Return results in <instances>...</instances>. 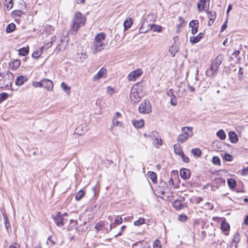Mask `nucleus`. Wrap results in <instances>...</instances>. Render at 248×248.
Here are the masks:
<instances>
[{
    "mask_svg": "<svg viewBox=\"0 0 248 248\" xmlns=\"http://www.w3.org/2000/svg\"><path fill=\"white\" fill-rule=\"evenodd\" d=\"M88 130L87 126L84 124H81L76 128L75 133L78 135H83Z\"/></svg>",
    "mask_w": 248,
    "mask_h": 248,
    "instance_id": "nucleus-11",
    "label": "nucleus"
},
{
    "mask_svg": "<svg viewBox=\"0 0 248 248\" xmlns=\"http://www.w3.org/2000/svg\"><path fill=\"white\" fill-rule=\"evenodd\" d=\"M16 29V25L14 23L9 24L6 27V31L7 33L13 32Z\"/></svg>",
    "mask_w": 248,
    "mask_h": 248,
    "instance_id": "nucleus-30",
    "label": "nucleus"
},
{
    "mask_svg": "<svg viewBox=\"0 0 248 248\" xmlns=\"http://www.w3.org/2000/svg\"><path fill=\"white\" fill-rule=\"evenodd\" d=\"M131 19L129 18L126 19L124 22V31L128 30L130 28L132 25Z\"/></svg>",
    "mask_w": 248,
    "mask_h": 248,
    "instance_id": "nucleus-22",
    "label": "nucleus"
},
{
    "mask_svg": "<svg viewBox=\"0 0 248 248\" xmlns=\"http://www.w3.org/2000/svg\"><path fill=\"white\" fill-rule=\"evenodd\" d=\"M239 53H240V51L239 50H236L233 52V55L235 57H237V56L239 55Z\"/></svg>",
    "mask_w": 248,
    "mask_h": 248,
    "instance_id": "nucleus-64",
    "label": "nucleus"
},
{
    "mask_svg": "<svg viewBox=\"0 0 248 248\" xmlns=\"http://www.w3.org/2000/svg\"><path fill=\"white\" fill-rule=\"evenodd\" d=\"M187 219V217L184 215H180L179 216V219L182 221H186Z\"/></svg>",
    "mask_w": 248,
    "mask_h": 248,
    "instance_id": "nucleus-53",
    "label": "nucleus"
},
{
    "mask_svg": "<svg viewBox=\"0 0 248 248\" xmlns=\"http://www.w3.org/2000/svg\"><path fill=\"white\" fill-rule=\"evenodd\" d=\"M132 124L133 125L137 128H140L144 125V121L142 119L139 120H132Z\"/></svg>",
    "mask_w": 248,
    "mask_h": 248,
    "instance_id": "nucleus-19",
    "label": "nucleus"
},
{
    "mask_svg": "<svg viewBox=\"0 0 248 248\" xmlns=\"http://www.w3.org/2000/svg\"><path fill=\"white\" fill-rule=\"evenodd\" d=\"M221 228L222 231H227L230 229V225L228 223L223 221L221 224Z\"/></svg>",
    "mask_w": 248,
    "mask_h": 248,
    "instance_id": "nucleus-34",
    "label": "nucleus"
},
{
    "mask_svg": "<svg viewBox=\"0 0 248 248\" xmlns=\"http://www.w3.org/2000/svg\"><path fill=\"white\" fill-rule=\"evenodd\" d=\"M84 191L82 190H79L76 195L75 199L77 201H80L84 196Z\"/></svg>",
    "mask_w": 248,
    "mask_h": 248,
    "instance_id": "nucleus-32",
    "label": "nucleus"
},
{
    "mask_svg": "<svg viewBox=\"0 0 248 248\" xmlns=\"http://www.w3.org/2000/svg\"><path fill=\"white\" fill-rule=\"evenodd\" d=\"M42 87L48 91H51L53 90V83L50 80L44 78L42 79Z\"/></svg>",
    "mask_w": 248,
    "mask_h": 248,
    "instance_id": "nucleus-8",
    "label": "nucleus"
},
{
    "mask_svg": "<svg viewBox=\"0 0 248 248\" xmlns=\"http://www.w3.org/2000/svg\"><path fill=\"white\" fill-rule=\"evenodd\" d=\"M61 87L68 94L70 93V88L67 86L64 82L61 83Z\"/></svg>",
    "mask_w": 248,
    "mask_h": 248,
    "instance_id": "nucleus-39",
    "label": "nucleus"
},
{
    "mask_svg": "<svg viewBox=\"0 0 248 248\" xmlns=\"http://www.w3.org/2000/svg\"><path fill=\"white\" fill-rule=\"evenodd\" d=\"M150 28L154 31L160 32L162 31V28L161 26L155 24L151 25Z\"/></svg>",
    "mask_w": 248,
    "mask_h": 248,
    "instance_id": "nucleus-37",
    "label": "nucleus"
},
{
    "mask_svg": "<svg viewBox=\"0 0 248 248\" xmlns=\"http://www.w3.org/2000/svg\"><path fill=\"white\" fill-rule=\"evenodd\" d=\"M172 206L177 210H180L183 208L181 202L178 200H176L173 202Z\"/></svg>",
    "mask_w": 248,
    "mask_h": 248,
    "instance_id": "nucleus-23",
    "label": "nucleus"
},
{
    "mask_svg": "<svg viewBox=\"0 0 248 248\" xmlns=\"http://www.w3.org/2000/svg\"><path fill=\"white\" fill-rule=\"evenodd\" d=\"M43 53V50L40 48L39 50H36L33 52L32 54V57L34 58H38Z\"/></svg>",
    "mask_w": 248,
    "mask_h": 248,
    "instance_id": "nucleus-38",
    "label": "nucleus"
},
{
    "mask_svg": "<svg viewBox=\"0 0 248 248\" xmlns=\"http://www.w3.org/2000/svg\"><path fill=\"white\" fill-rule=\"evenodd\" d=\"M183 159V161L185 162V163H188L189 162V158L186 156L184 153L182 154L181 155H180Z\"/></svg>",
    "mask_w": 248,
    "mask_h": 248,
    "instance_id": "nucleus-51",
    "label": "nucleus"
},
{
    "mask_svg": "<svg viewBox=\"0 0 248 248\" xmlns=\"http://www.w3.org/2000/svg\"><path fill=\"white\" fill-rule=\"evenodd\" d=\"M142 73L141 69H137L131 72L128 76V79L129 81H135Z\"/></svg>",
    "mask_w": 248,
    "mask_h": 248,
    "instance_id": "nucleus-6",
    "label": "nucleus"
},
{
    "mask_svg": "<svg viewBox=\"0 0 248 248\" xmlns=\"http://www.w3.org/2000/svg\"><path fill=\"white\" fill-rule=\"evenodd\" d=\"M4 5L8 9H10L13 7V0H5L4 1Z\"/></svg>",
    "mask_w": 248,
    "mask_h": 248,
    "instance_id": "nucleus-36",
    "label": "nucleus"
},
{
    "mask_svg": "<svg viewBox=\"0 0 248 248\" xmlns=\"http://www.w3.org/2000/svg\"><path fill=\"white\" fill-rule=\"evenodd\" d=\"M14 14L19 16H20L21 15L24 14V13L22 11L19 10L15 11Z\"/></svg>",
    "mask_w": 248,
    "mask_h": 248,
    "instance_id": "nucleus-60",
    "label": "nucleus"
},
{
    "mask_svg": "<svg viewBox=\"0 0 248 248\" xmlns=\"http://www.w3.org/2000/svg\"><path fill=\"white\" fill-rule=\"evenodd\" d=\"M180 175L182 179L186 180L189 178L191 175V172L189 170L183 168L180 170Z\"/></svg>",
    "mask_w": 248,
    "mask_h": 248,
    "instance_id": "nucleus-12",
    "label": "nucleus"
},
{
    "mask_svg": "<svg viewBox=\"0 0 248 248\" xmlns=\"http://www.w3.org/2000/svg\"><path fill=\"white\" fill-rule=\"evenodd\" d=\"M3 218L4 219V225L5 229L8 232H9V229L11 228L10 223L8 218L5 214H3Z\"/></svg>",
    "mask_w": 248,
    "mask_h": 248,
    "instance_id": "nucleus-25",
    "label": "nucleus"
},
{
    "mask_svg": "<svg viewBox=\"0 0 248 248\" xmlns=\"http://www.w3.org/2000/svg\"><path fill=\"white\" fill-rule=\"evenodd\" d=\"M21 63V62L19 60H14L11 64L10 66L12 67L13 69H16L19 67Z\"/></svg>",
    "mask_w": 248,
    "mask_h": 248,
    "instance_id": "nucleus-26",
    "label": "nucleus"
},
{
    "mask_svg": "<svg viewBox=\"0 0 248 248\" xmlns=\"http://www.w3.org/2000/svg\"><path fill=\"white\" fill-rule=\"evenodd\" d=\"M86 20V16L80 12H75L71 25V28L74 33H76L80 28L84 26Z\"/></svg>",
    "mask_w": 248,
    "mask_h": 248,
    "instance_id": "nucleus-1",
    "label": "nucleus"
},
{
    "mask_svg": "<svg viewBox=\"0 0 248 248\" xmlns=\"http://www.w3.org/2000/svg\"><path fill=\"white\" fill-rule=\"evenodd\" d=\"M192 154L197 157H199L201 155L202 152L200 149L198 148L193 149L191 150Z\"/></svg>",
    "mask_w": 248,
    "mask_h": 248,
    "instance_id": "nucleus-33",
    "label": "nucleus"
},
{
    "mask_svg": "<svg viewBox=\"0 0 248 248\" xmlns=\"http://www.w3.org/2000/svg\"><path fill=\"white\" fill-rule=\"evenodd\" d=\"M123 219L122 217H118L117 218L115 219L114 221L115 224H120L122 223Z\"/></svg>",
    "mask_w": 248,
    "mask_h": 248,
    "instance_id": "nucleus-54",
    "label": "nucleus"
},
{
    "mask_svg": "<svg viewBox=\"0 0 248 248\" xmlns=\"http://www.w3.org/2000/svg\"><path fill=\"white\" fill-rule=\"evenodd\" d=\"M112 126H120L121 127L122 126V123L116 120H112Z\"/></svg>",
    "mask_w": 248,
    "mask_h": 248,
    "instance_id": "nucleus-44",
    "label": "nucleus"
},
{
    "mask_svg": "<svg viewBox=\"0 0 248 248\" xmlns=\"http://www.w3.org/2000/svg\"><path fill=\"white\" fill-rule=\"evenodd\" d=\"M223 59V56L220 54L215 59L210 65V69L206 72V75L207 77L214 78L217 75L219 66L221 64Z\"/></svg>",
    "mask_w": 248,
    "mask_h": 248,
    "instance_id": "nucleus-2",
    "label": "nucleus"
},
{
    "mask_svg": "<svg viewBox=\"0 0 248 248\" xmlns=\"http://www.w3.org/2000/svg\"><path fill=\"white\" fill-rule=\"evenodd\" d=\"M176 46H172L169 48V52L173 54V56H174L175 53L177 52Z\"/></svg>",
    "mask_w": 248,
    "mask_h": 248,
    "instance_id": "nucleus-46",
    "label": "nucleus"
},
{
    "mask_svg": "<svg viewBox=\"0 0 248 248\" xmlns=\"http://www.w3.org/2000/svg\"><path fill=\"white\" fill-rule=\"evenodd\" d=\"M189 27L191 28V33L196 34L198 30L199 21L198 20H192L189 23Z\"/></svg>",
    "mask_w": 248,
    "mask_h": 248,
    "instance_id": "nucleus-9",
    "label": "nucleus"
},
{
    "mask_svg": "<svg viewBox=\"0 0 248 248\" xmlns=\"http://www.w3.org/2000/svg\"><path fill=\"white\" fill-rule=\"evenodd\" d=\"M149 177L151 179L152 181L154 183H155L157 181V175L153 171L148 172Z\"/></svg>",
    "mask_w": 248,
    "mask_h": 248,
    "instance_id": "nucleus-27",
    "label": "nucleus"
},
{
    "mask_svg": "<svg viewBox=\"0 0 248 248\" xmlns=\"http://www.w3.org/2000/svg\"><path fill=\"white\" fill-rule=\"evenodd\" d=\"M107 70L106 68H102L93 77V80L94 81H96L99 79H100L101 78H102L103 76L106 74Z\"/></svg>",
    "mask_w": 248,
    "mask_h": 248,
    "instance_id": "nucleus-13",
    "label": "nucleus"
},
{
    "mask_svg": "<svg viewBox=\"0 0 248 248\" xmlns=\"http://www.w3.org/2000/svg\"><path fill=\"white\" fill-rule=\"evenodd\" d=\"M203 34L202 33H199L196 36H191L190 37L189 41L190 42L194 44L200 41V40L203 37Z\"/></svg>",
    "mask_w": 248,
    "mask_h": 248,
    "instance_id": "nucleus-16",
    "label": "nucleus"
},
{
    "mask_svg": "<svg viewBox=\"0 0 248 248\" xmlns=\"http://www.w3.org/2000/svg\"><path fill=\"white\" fill-rule=\"evenodd\" d=\"M107 93L109 95H111L114 93V90L112 87L108 86L107 87Z\"/></svg>",
    "mask_w": 248,
    "mask_h": 248,
    "instance_id": "nucleus-45",
    "label": "nucleus"
},
{
    "mask_svg": "<svg viewBox=\"0 0 248 248\" xmlns=\"http://www.w3.org/2000/svg\"><path fill=\"white\" fill-rule=\"evenodd\" d=\"M212 162L214 164L217 165H220V161L219 157L217 156H214L212 158Z\"/></svg>",
    "mask_w": 248,
    "mask_h": 248,
    "instance_id": "nucleus-42",
    "label": "nucleus"
},
{
    "mask_svg": "<svg viewBox=\"0 0 248 248\" xmlns=\"http://www.w3.org/2000/svg\"><path fill=\"white\" fill-rule=\"evenodd\" d=\"M8 94L5 93H0V103L3 102L4 100L7 99Z\"/></svg>",
    "mask_w": 248,
    "mask_h": 248,
    "instance_id": "nucleus-40",
    "label": "nucleus"
},
{
    "mask_svg": "<svg viewBox=\"0 0 248 248\" xmlns=\"http://www.w3.org/2000/svg\"><path fill=\"white\" fill-rule=\"evenodd\" d=\"M143 87L142 85L137 84L132 88L130 93V99L134 103L139 102L143 95Z\"/></svg>",
    "mask_w": 248,
    "mask_h": 248,
    "instance_id": "nucleus-3",
    "label": "nucleus"
},
{
    "mask_svg": "<svg viewBox=\"0 0 248 248\" xmlns=\"http://www.w3.org/2000/svg\"><path fill=\"white\" fill-rule=\"evenodd\" d=\"M32 85L37 88V87H42V80H41L40 81L37 82L34 81L32 83Z\"/></svg>",
    "mask_w": 248,
    "mask_h": 248,
    "instance_id": "nucleus-50",
    "label": "nucleus"
},
{
    "mask_svg": "<svg viewBox=\"0 0 248 248\" xmlns=\"http://www.w3.org/2000/svg\"><path fill=\"white\" fill-rule=\"evenodd\" d=\"M227 183L229 187L231 189H233L236 186V181L232 178L228 179Z\"/></svg>",
    "mask_w": 248,
    "mask_h": 248,
    "instance_id": "nucleus-28",
    "label": "nucleus"
},
{
    "mask_svg": "<svg viewBox=\"0 0 248 248\" xmlns=\"http://www.w3.org/2000/svg\"><path fill=\"white\" fill-rule=\"evenodd\" d=\"M223 158L225 160L228 161H231L233 159L232 156L229 154H227V153L224 154V155L223 156Z\"/></svg>",
    "mask_w": 248,
    "mask_h": 248,
    "instance_id": "nucleus-41",
    "label": "nucleus"
},
{
    "mask_svg": "<svg viewBox=\"0 0 248 248\" xmlns=\"http://www.w3.org/2000/svg\"><path fill=\"white\" fill-rule=\"evenodd\" d=\"M207 2L206 0H199V2L197 3V8L199 12L204 10L206 12V10H205V5Z\"/></svg>",
    "mask_w": 248,
    "mask_h": 248,
    "instance_id": "nucleus-18",
    "label": "nucleus"
},
{
    "mask_svg": "<svg viewBox=\"0 0 248 248\" xmlns=\"http://www.w3.org/2000/svg\"><path fill=\"white\" fill-rule=\"evenodd\" d=\"M105 37L106 35L104 33H99L95 36L94 41H96L97 42H104Z\"/></svg>",
    "mask_w": 248,
    "mask_h": 248,
    "instance_id": "nucleus-20",
    "label": "nucleus"
},
{
    "mask_svg": "<svg viewBox=\"0 0 248 248\" xmlns=\"http://www.w3.org/2000/svg\"><path fill=\"white\" fill-rule=\"evenodd\" d=\"M140 113L143 114L149 113L152 111V107L148 100H144L142 102L139 107Z\"/></svg>",
    "mask_w": 248,
    "mask_h": 248,
    "instance_id": "nucleus-5",
    "label": "nucleus"
},
{
    "mask_svg": "<svg viewBox=\"0 0 248 248\" xmlns=\"http://www.w3.org/2000/svg\"><path fill=\"white\" fill-rule=\"evenodd\" d=\"M121 116V114L119 112H116L113 115L112 120H116L117 118Z\"/></svg>",
    "mask_w": 248,
    "mask_h": 248,
    "instance_id": "nucleus-56",
    "label": "nucleus"
},
{
    "mask_svg": "<svg viewBox=\"0 0 248 248\" xmlns=\"http://www.w3.org/2000/svg\"><path fill=\"white\" fill-rule=\"evenodd\" d=\"M229 137L231 142L233 143H236L238 140V138L236 133L233 131H230L229 133Z\"/></svg>",
    "mask_w": 248,
    "mask_h": 248,
    "instance_id": "nucleus-17",
    "label": "nucleus"
},
{
    "mask_svg": "<svg viewBox=\"0 0 248 248\" xmlns=\"http://www.w3.org/2000/svg\"><path fill=\"white\" fill-rule=\"evenodd\" d=\"M9 248H20V246L16 243H14L10 245Z\"/></svg>",
    "mask_w": 248,
    "mask_h": 248,
    "instance_id": "nucleus-57",
    "label": "nucleus"
},
{
    "mask_svg": "<svg viewBox=\"0 0 248 248\" xmlns=\"http://www.w3.org/2000/svg\"><path fill=\"white\" fill-rule=\"evenodd\" d=\"M55 224L58 227H62L64 225V218L60 212H58L53 217Z\"/></svg>",
    "mask_w": 248,
    "mask_h": 248,
    "instance_id": "nucleus-7",
    "label": "nucleus"
},
{
    "mask_svg": "<svg viewBox=\"0 0 248 248\" xmlns=\"http://www.w3.org/2000/svg\"><path fill=\"white\" fill-rule=\"evenodd\" d=\"M227 20H226L225 23L222 26V27H221V32L223 31H224L227 28Z\"/></svg>",
    "mask_w": 248,
    "mask_h": 248,
    "instance_id": "nucleus-61",
    "label": "nucleus"
},
{
    "mask_svg": "<svg viewBox=\"0 0 248 248\" xmlns=\"http://www.w3.org/2000/svg\"><path fill=\"white\" fill-rule=\"evenodd\" d=\"M239 234L238 232H237L235 234L233 238L232 239V242L234 243H237L239 241Z\"/></svg>",
    "mask_w": 248,
    "mask_h": 248,
    "instance_id": "nucleus-52",
    "label": "nucleus"
},
{
    "mask_svg": "<svg viewBox=\"0 0 248 248\" xmlns=\"http://www.w3.org/2000/svg\"><path fill=\"white\" fill-rule=\"evenodd\" d=\"M188 138L189 137L183 133H182L178 136L177 140L181 143H183L186 141Z\"/></svg>",
    "mask_w": 248,
    "mask_h": 248,
    "instance_id": "nucleus-31",
    "label": "nucleus"
},
{
    "mask_svg": "<svg viewBox=\"0 0 248 248\" xmlns=\"http://www.w3.org/2000/svg\"><path fill=\"white\" fill-rule=\"evenodd\" d=\"M182 133L187 136L191 137L193 135L192 127H184L182 128Z\"/></svg>",
    "mask_w": 248,
    "mask_h": 248,
    "instance_id": "nucleus-15",
    "label": "nucleus"
},
{
    "mask_svg": "<svg viewBox=\"0 0 248 248\" xmlns=\"http://www.w3.org/2000/svg\"><path fill=\"white\" fill-rule=\"evenodd\" d=\"M103 222H100L97 223L94 226V228L98 231L101 230L103 227Z\"/></svg>",
    "mask_w": 248,
    "mask_h": 248,
    "instance_id": "nucleus-47",
    "label": "nucleus"
},
{
    "mask_svg": "<svg viewBox=\"0 0 248 248\" xmlns=\"http://www.w3.org/2000/svg\"><path fill=\"white\" fill-rule=\"evenodd\" d=\"M156 143H155V145H157V147H158L159 145H161L162 144V140L161 139L155 138Z\"/></svg>",
    "mask_w": 248,
    "mask_h": 248,
    "instance_id": "nucleus-55",
    "label": "nucleus"
},
{
    "mask_svg": "<svg viewBox=\"0 0 248 248\" xmlns=\"http://www.w3.org/2000/svg\"><path fill=\"white\" fill-rule=\"evenodd\" d=\"M105 46V44L104 42H97L96 41H93V47L94 48V53H96L103 50Z\"/></svg>",
    "mask_w": 248,
    "mask_h": 248,
    "instance_id": "nucleus-10",
    "label": "nucleus"
},
{
    "mask_svg": "<svg viewBox=\"0 0 248 248\" xmlns=\"http://www.w3.org/2000/svg\"><path fill=\"white\" fill-rule=\"evenodd\" d=\"M14 80L13 74L8 71L0 74V88H7L11 87Z\"/></svg>",
    "mask_w": 248,
    "mask_h": 248,
    "instance_id": "nucleus-4",
    "label": "nucleus"
},
{
    "mask_svg": "<svg viewBox=\"0 0 248 248\" xmlns=\"http://www.w3.org/2000/svg\"><path fill=\"white\" fill-rule=\"evenodd\" d=\"M217 135L222 140H223L226 138V134L223 130H219L217 133Z\"/></svg>",
    "mask_w": 248,
    "mask_h": 248,
    "instance_id": "nucleus-35",
    "label": "nucleus"
},
{
    "mask_svg": "<svg viewBox=\"0 0 248 248\" xmlns=\"http://www.w3.org/2000/svg\"><path fill=\"white\" fill-rule=\"evenodd\" d=\"M144 223V219L143 218H140L138 220L134 221V224L135 226H140Z\"/></svg>",
    "mask_w": 248,
    "mask_h": 248,
    "instance_id": "nucleus-43",
    "label": "nucleus"
},
{
    "mask_svg": "<svg viewBox=\"0 0 248 248\" xmlns=\"http://www.w3.org/2000/svg\"><path fill=\"white\" fill-rule=\"evenodd\" d=\"M68 41V33H66V34L64 35V37L63 38L61 39V42H66L67 43Z\"/></svg>",
    "mask_w": 248,
    "mask_h": 248,
    "instance_id": "nucleus-58",
    "label": "nucleus"
},
{
    "mask_svg": "<svg viewBox=\"0 0 248 248\" xmlns=\"http://www.w3.org/2000/svg\"><path fill=\"white\" fill-rule=\"evenodd\" d=\"M174 151L175 154L181 155L184 153L180 144H174L173 146Z\"/></svg>",
    "mask_w": 248,
    "mask_h": 248,
    "instance_id": "nucleus-21",
    "label": "nucleus"
},
{
    "mask_svg": "<svg viewBox=\"0 0 248 248\" xmlns=\"http://www.w3.org/2000/svg\"><path fill=\"white\" fill-rule=\"evenodd\" d=\"M202 201V198L201 197H196L195 198V202L196 203H199Z\"/></svg>",
    "mask_w": 248,
    "mask_h": 248,
    "instance_id": "nucleus-62",
    "label": "nucleus"
},
{
    "mask_svg": "<svg viewBox=\"0 0 248 248\" xmlns=\"http://www.w3.org/2000/svg\"><path fill=\"white\" fill-rule=\"evenodd\" d=\"M29 52V47H22L19 50V55L25 56L28 54Z\"/></svg>",
    "mask_w": 248,
    "mask_h": 248,
    "instance_id": "nucleus-29",
    "label": "nucleus"
},
{
    "mask_svg": "<svg viewBox=\"0 0 248 248\" xmlns=\"http://www.w3.org/2000/svg\"><path fill=\"white\" fill-rule=\"evenodd\" d=\"M154 248H161V246L159 240L156 239L153 244Z\"/></svg>",
    "mask_w": 248,
    "mask_h": 248,
    "instance_id": "nucleus-49",
    "label": "nucleus"
},
{
    "mask_svg": "<svg viewBox=\"0 0 248 248\" xmlns=\"http://www.w3.org/2000/svg\"><path fill=\"white\" fill-rule=\"evenodd\" d=\"M170 103L171 105L173 106H176L177 105V102L175 99V97H174V99L173 97H172L171 100H170Z\"/></svg>",
    "mask_w": 248,
    "mask_h": 248,
    "instance_id": "nucleus-59",
    "label": "nucleus"
},
{
    "mask_svg": "<svg viewBox=\"0 0 248 248\" xmlns=\"http://www.w3.org/2000/svg\"><path fill=\"white\" fill-rule=\"evenodd\" d=\"M206 13L208 15V18L210 20V22L215 21L216 18V13L215 11H209L208 10L206 11Z\"/></svg>",
    "mask_w": 248,
    "mask_h": 248,
    "instance_id": "nucleus-24",
    "label": "nucleus"
},
{
    "mask_svg": "<svg viewBox=\"0 0 248 248\" xmlns=\"http://www.w3.org/2000/svg\"><path fill=\"white\" fill-rule=\"evenodd\" d=\"M28 80V78L26 76H18L17 77L16 80V84L17 86L22 85L26 81Z\"/></svg>",
    "mask_w": 248,
    "mask_h": 248,
    "instance_id": "nucleus-14",
    "label": "nucleus"
},
{
    "mask_svg": "<svg viewBox=\"0 0 248 248\" xmlns=\"http://www.w3.org/2000/svg\"><path fill=\"white\" fill-rule=\"evenodd\" d=\"M242 174L244 175H248V167L244 169L242 171Z\"/></svg>",
    "mask_w": 248,
    "mask_h": 248,
    "instance_id": "nucleus-63",
    "label": "nucleus"
},
{
    "mask_svg": "<svg viewBox=\"0 0 248 248\" xmlns=\"http://www.w3.org/2000/svg\"><path fill=\"white\" fill-rule=\"evenodd\" d=\"M52 42H47L46 44H45L43 46L41 47V48L43 50L44 49H47L49 48H50L52 46Z\"/></svg>",
    "mask_w": 248,
    "mask_h": 248,
    "instance_id": "nucleus-48",
    "label": "nucleus"
}]
</instances>
